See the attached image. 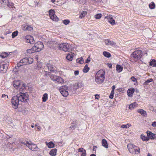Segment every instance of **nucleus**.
Returning <instances> with one entry per match:
<instances>
[{"label": "nucleus", "instance_id": "1", "mask_svg": "<svg viewBox=\"0 0 156 156\" xmlns=\"http://www.w3.org/2000/svg\"><path fill=\"white\" fill-rule=\"evenodd\" d=\"M28 100V95L26 93H21L16 96H13L11 99V103L14 106L15 108H16L20 102H27Z\"/></svg>", "mask_w": 156, "mask_h": 156}, {"label": "nucleus", "instance_id": "2", "mask_svg": "<svg viewBox=\"0 0 156 156\" xmlns=\"http://www.w3.org/2000/svg\"><path fill=\"white\" fill-rule=\"evenodd\" d=\"M105 72L103 70H100L96 73L95 76V82L98 84L102 83L105 78Z\"/></svg>", "mask_w": 156, "mask_h": 156}, {"label": "nucleus", "instance_id": "3", "mask_svg": "<svg viewBox=\"0 0 156 156\" xmlns=\"http://www.w3.org/2000/svg\"><path fill=\"white\" fill-rule=\"evenodd\" d=\"M33 62V59L31 58H25L22 59L17 63V66L19 67L21 66L27 64H31Z\"/></svg>", "mask_w": 156, "mask_h": 156}, {"label": "nucleus", "instance_id": "4", "mask_svg": "<svg viewBox=\"0 0 156 156\" xmlns=\"http://www.w3.org/2000/svg\"><path fill=\"white\" fill-rule=\"evenodd\" d=\"M71 46L67 43H61L58 45V48L65 51H70L71 50Z\"/></svg>", "mask_w": 156, "mask_h": 156}, {"label": "nucleus", "instance_id": "5", "mask_svg": "<svg viewBox=\"0 0 156 156\" xmlns=\"http://www.w3.org/2000/svg\"><path fill=\"white\" fill-rule=\"evenodd\" d=\"M21 143L26 145L32 151H35L37 150L38 148L37 145L36 144L33 143L31 141H24L21 142Z\"/></svg>", "mask_w": 156, "mask_h": 156}, {"label": "nucleus", "instance_id": "6", "mask_svg": "<svg viewBox=\"0 0 156 156\" xmlns=\"http://www.w3.org/2000/svg\"><path fill=\"white\" fill-rule=\"evenodd\" d=\"M9 65V62L7 60H5L1 63L0 71L2 73L6 72Z\"/></svg>", "mask_w": 156, "mask_h": 156}, {"label": "nucleus", "instance_id": "7", "mask_svg": "<svg viewBox=\"0 0 156 156\" xmlns=\"http://www.w3.org/2000/svg\"><path fill=\"white\" fill-rule=\"evenodd\" d=\"M142 55V51L141 50H137L134 51L131 55V57H133L135 61L140 58Z\"/></svg>", "mask_w": 156, "mask_h": 156}, {"label": "nucleus", "instance_id": "8", "mask_svg": "<svg viewBox=\"0 0 156 156\" xmlns=\"http://www.w3.org/2000/svg\"><path fill=\"white\" fill-rule=\"evenodd\" d=\"M67 89V86H64L60 87L59 89L60 92L64 97H67L69 94Z\"/></svg>", "mask_w": 156, "mask_h": 156}, {"label": "nucleus", "instance_id": "9", "mask_svg": "<svg viewBox=\"0 0 156 156\" xmlns=\"http://www.w3.org/2000/svg\"><path fill=\"white\" fill-rule=\"evenodd\" d=\"M34 47L36 50V52H37L40 51L42 50L44 48V46L42 42L38 41L34 44Z\"/></svg>", "mask_w": 156, "mask_h": 156}, {"label": "nucleus", "instance_id": "10", "mask_svg": "<svg viewBox=\"0 0 156 156\" xmlns=\"http://www.w3.org/2000/svg\"><path fill=\"white\" fill-rule=\"evenodd\" d=\"M50 18L53 21H57L58 20V18L55 14V11L51 9L49 11Z\"/></svg>", "mask_w": 156, "mask_h": 156}, {"label": "nucleus", "instance_id": "11", "mask_svg": "<svg viewBox=\"0 0 156 156\" xmlns=\"http://www.w3.org/2000/svg\"><path fill=\"white\" fill-rule=\"evenodd\" d=\"M49 47L51 48H55L57 47L58 48V43L55 41H49L48 42Z\"/></svg>", "mask_w": 156, "mask_h": 156}, {"label": "nucleus", "instance_id": "12", "mask_svg": "<svg viewBox=\"0 0 156 156\" xmlns=\"http://www.w3.org/2000/svg\"><path fill=\"white\" fill-rule=\"evenodd\" d=\"M25 39L27 40V42L31 44H33L34 43L33 37L30 36H27L25 37Z\"/></svg>", "mask_w": 156, "mask_h": 156}, {"label": "nucleus", "instance_id": "13", "mask_svg": "<svg viewBox=\"0 0 156 156\" xmlns=\"http://www.w3.org/2000/svg\"><path fill=\"white\" fill-rule=\"evenodd\" d=\"M22 82L20 80H14L13 83V86L16 88H18L20 85L21 84Z\"/></svg>", "mask_w": 156, "mask_h": 156}, {"label": "nucleus", "instance_id": "14", "mask_svg": "<svg viewBox=\"0 0 156 156\" xmlns=\"http://www.w3.org/2000/svg\"><path fill=\"white\" fill-rule=\"evenodd\" d=\"M47 68L48 69V70L51 72H54L55 70L53 65L50 63L47 64L46 66L44 67V69H46Z\"/></svg>", "mask_w": 156, "mask_h": 156}, {"label": "nucleus", "instance_id": "15", "mask_svg": "<svg viewBox=\"0 0 156 156\" xmlns=\"http://www.w3.org/2000/svg\"><path fill=\"white\" fill-rule=\"evenodd\" d=\"M105 44L108 46H114L116 44L113 41H110L109 39H107L105 40Z\"/></svg>", "mask_w": 156, "mask_h": 156}, {"label": "nucleus", "instance_id": "16", "mask_svg": "<svg viewBox=\"0 0 156 156\" xmlns=\"http://www.w3.org/2000/svg\"><path fill=\"white\" fill-rule=\"evenodd\" d=\"M105 18H107L109 22L112 25L115 24V20L112 18V16H105Z\"/></svg>", "mask_w": 156, "mask_h": 156}, {"label": "nucleus", "instance_id": "17", "mask_svg": "<svg viewBox=\"0 0 156 156\" xmlns=\"http://www.w3.org/2000/svg\"><path fill=\"white\" fill-rule=\"evenodd\" d=\"M135 146L131 144H129L127 145L128 149L130 153H132L133 152V151L135 148L134 147Z\"/></svg>", "mask_w": 156, "mask_h": 156}, {"label": "nucleus", "instance_id": "18", "mask_svg": "<svg viewBox=\"0 0 156 156\" xmlns=\"http://www.w3.org/2000/svg\"><path fill=\"white\" fill-rule=\"evenodd\" d=\"M147 136L148 137V138L151 139H154L155 137V134L153 133L152 132L149 131H147Z\"/></svg>", "mask_w": 156, "mask_h": 156}, {"label": "nucleus", "instance_id": "19", "mask_svg": "<svg viewBox=\"0 0 156 156\" xmlns=\"http://www.w3.org/2000/svg\"><path fill=\"white\" fill-rule=\"evenodd\" d=\"M74 53L72 52L69 53L66 57V59L69 61H72L73 60V56H74Z\"/></svg>", "mask_w": 156, "mask_h": 156}, {"label": "nucleus", "instance_id": "20", "mask_svg": "<svg viewBox=\"0 0 156 156\" xmlns=\"http://www.w3.org/2000/svg\"><path fill=\"white\" fill-rule=\"evenodd\" d=\"M55 81L56 82L59 83H62L64 82V80L63 79L60 77L58 76Z\"/></svg>", "mask_w": 156, "mask_h": 156}, {"label": "nucleus", "instance_id": "21", "mask_svg": "<svg viewBox=\"0 0 156 156\" xmlns=\"http://www.w3.org/2000/svg\"><path fill=\"white\" fill-rule=\"evenodd\" d=\"M137 112L140 113L142 116H145L147 115V112L146 111L143 109H140L137 110Z\"/></svg>", "mask_w": 156, "mask_h": 156}, {"label": "nucleus", "instance_id": "22", "mask_svg": "<svg viewBox=\"0 0 156 156\" xmlns=\"http://www.w3.org/2000/svg\"><path fill=\"white\" fill-rule=\"evenodd\" d=\"M134 91V90L133 88H131V89H129L127 92L128 96L129 97L132 96Z\"/></svg>", "mask_w": 156, "mask_h": 156}, {"label": "nucleus", "instance_id": "23", "mask_svg": "<svg viewBox=\"0 0 156 156\" xmlns=\"http://www.w3.org/2000/svg\"><path fill=\"white\" fill-rule=\"evenodd\" d=\"M135 148L133 150V152L132 153L133 154H138L140 152V148L136 146L134 147Z\"/></svg>", "mask_w": 156, "mask_h": 156}, {"label": "nucleus", "instance_id": "24", "mask_svg": "<svg viewBox=\"0 0 156 156\" xmlns=\"http://www.w3.org/2000/svg\"><path fill=\"white\" fill-rule=\"evenodd\" d=\"M102 144L103 146L106 148H108V145L107 141L105 139H103L102 140Z\"/></svg>", "mask_w": 156, "mask_h": 156}, {"label": "nucleus", "instance_id": "25", "mask_svg": "<svg viewBox=\"0 0 156 156\" xmlns=\"http://www.w3.org/2000/svg\"><path fill=\"white\" fill-rule=\"evenodd\" d=\"M138 104L137 103L135 102L131 104L129 106V109L132 110L134 108L137 107Z\"/></svg>", "mask_w": 156, "mask_h": 156}, {"label": "nucleus", "instance_id": "26", "mask_svg": "<svg viewBox=\"0 0 156 156\" xmlns=\"http://www.w3.org/2000/svg\"><path fill=\"white\" fill-rule=\"evenodd\" d=\"M57 151L56 149H53L50 151L49 154L51 156H55L56 154Z\"/></svg>", "mask_w": 156, "mask_h": 156}, {"label": "nucleus", "instance_id": "27", "mask_svg": "<svg viewBox=\"0 0 156 156\" xmlns=\"http://www.w3.org/2000/svg\"><path fill=\"white\" fill-rule=\"evenodd\" d=\"M123 68L120 65H117L116 66V69L119 73L121 72Z\"/></svg>", "mask_w": 156, "mask_h": 156}, {"label": "nucleus", "instance_id": "28", "mask_svg": "<svg viewBox=\"0 0 156 156\" xmlns=\"http://www.w3.org/2000/svg\"><path fill=\"white\" fill-rule=\"evenodd\" d=\"M140 138L143 141H147L149 140V138L143 134L141 135Z\"/></svg>", "mask_w": 156, "mask_h": 156}, {"label": "nucleus", "instance_id": "29", "mask_svg": "<svg viewBox=\"0 0 156 156\" xmlns=\"http://www.w3.org/2000/svg\"><path fill=\"white\" fill-rule=\"evenodd\" d=\"M27 53L30 54L36 52V50L35 48H34V47L33 46L32 48L28 49L27 50Z\"/></svg>", "mask_w": 156, "mask_h": 156}, {"label": "nucleus", "instance_id": "30", "mask_svg": "<svg viewBox=\"0 0 156 156\" xmlns=\"http://www.w3.org/2000/svg\"><path fill=\"white\" fill-rule=\"evenodd\" d=\"M42 101L45 102L47 101L48 99V95L47 93L44 94L42 98Z\"/></svg>", "mask_w": 156, "mask_h": 156}, {"label": "nucleus", "instance_id": "31", "mask_svg": "<svg viewBox=\"0 0 156 156\" xmlns=\"http://www.w3.org/2000/svg\"><path fill=\"white\" fill-rule=\"evenodd\" d=\"M47 145L49 148H53L54 147V144L52 142H50L49 143L46 142Z\"/></svg>", "mask_w": 156, "mask_h": 156}, {"label": "nucleus", "instance_id": "32", "mask_svg": "<svg viewBox=\"0 0 156 156\" xmlns=\"http://www.w3.org/2000/svg\"><path fill=\"white\" fill-rule=\"evenodd\" d=\"M89 69L90 68L88 67L87 64H86L83 69V71L84 73H87L88 72Z\"/></svg>", "mask_w": 156, "mask_h": 156}, {"label": "nucleus", "instance_id": "33", "mask_svg": "<svg viewBox=\"0 0 156 156\" xmlns=\"http://www.w3.org/2000/svg\"><path fill=\"white\" fill-rule=\"evenodd\" d=\"M87 12L85 11H83L81 12L80 14V15L79 17L80 18H82L84 17L87 15Z\"/></svg>", "mask_w": 156, "mask_h": 156}, {"label": "nucleus", "instance_id": "34", "mask_svg": "<svg viewBox=\"0 0 156 156\" xmlns=\"http://www.w3.org/2000/svg\"><path fill=\"white\" fill-rule=\"evenodd\" d=\"M72 124L74 125H72L69 128H71L72 129H74L76 128V126L77 125V123L76 122H73L72 123Z\"/></svg>", "mask_w": 156, "mask_h": 156}, {"label": "nucleus", "instance_id": "35", "mask_svg": "<svg viewBox=\"0 0 156 156\" xmlns=\"http://www.w3.org/2000/svg\"><path fill=\"white\" fill-rule=\"evenodd\" d=\"M150 65L152 66L153 67L156 66V60L154 59H153L152 61L150 63Z\"/></svg>", "mask_w": 156, "mask_h": 156}, {"label": "nucleus", "instance_id": "36", "mask_svg": "<svg viewBox=\"0 0 156 156\" xmlns=\"http://www.w3.org/2000/svg\"><path fill=\"white\" fill-rule=\"evenodd\" d=\"M103 54L104 56L107 58H109L111 56L109 52L107 51H105L103 52Z\"/></svg>", "mask_w": 156, "mask_h": 156}, {"label": "nucleus", "instance_id": "37", "mask_svg": "<svg viewBox=\"0 0 156 156\" xmlns=\"http://www.w3.org/2000/svg\"><path fill=\"white\" fill-rule=\"evenodd\" d=\"M75 85L77 86V88H81L83 86V85L82 82H78L75 83Z\"/></svg>", "mask_w": 156, "mask_h": 156}, {"label": "nucleus", "instance_id": "38", "mask_svg": "<svg viewBox=\"0 0 156 156\" xmlns=\"http://www.w3.org/2000/svg\"><path fill=\"white\" fill-rule=\"evenodd\" d=\"M131 126L130 124L128 123L126 125H122L121 127L123 128H129L130 126Z\"/></svg>", "mask_w": 156, "mask_h": 156}, {"label": "nucleus", "instance_id": "39", "mask_svg": "<svg viewBox=\"0 0 156 156\" xmlns=\"http://www.w3.org/2000/svg\"><path fill=\"white\" fill-rule=\"evenodd\" d=\"M155 6V4L153 2H152L149 5V7L151 9H154Z\"/></svg>", "mask_w": 156, "mask_h": 156}, {"label": "nucleus", "instance_id": "40", "mask_svg": "<svg viewBox=\"0 0 156 156\" xmlns=\"http://www.w3.org/2000/svg\"><path fill=\"white\" fill-rule=\"evenodd\" d=\"M8 4L7 5L8 6L11 8H12L13 9H15V7L14 6V4L12 2H8Z\"/></svg>", "mask_w": 156, "mask_h": 156}, {"label": "nucleus", "instance_id": "41", "mask_svg": "<svg viewBox=\"0 0 156 156\" xmlns=\"http://www.w3.org/2000/svg\"><path fill=\"white\" fill-rule=\"evenodd\" d=\"M18 32L17 31H16L12 33V38H14L18 34Z\"/></svg>", "mask_w": 156, "mask_h": 156}, {"label": "nucleus", "instance_id": "42", "mask_svg": "<svg viewBox=\"0 0 156 156\" xmlns=\"http://www.w3.org/2000/svg\"><path fill=\"white\" fill-rule=\"evenodd\" d=\"M76 61L80 64H82L83 62V59L82 58H80L77 59Z\"/></svg>", "mask_w": 156, "mask_h": 156}, {"label": "nucleus", "instance_id": "43", "mask_svg": "<svg viewBox=\"0 0 156 156\" xmlns=\"http://www.w3.org/2000/svg\"><path fill=\"white\" fill-rule=\"evenodd\" d=\"M57 76H58L52 74L51 75L50 78L52 80L55 81Z\"/></svg>", "mask_w": 156, "mask_h": 156}, {"label": "nucleus", "instance_id": "44", "mask_svg": "<svg viewBox=\"0 0 156 156\" xmlns=\"http://www.w3.org/2000/svg\"><path fill=\"white\" fill-rule=\"evenodd\" d=\"M8 55V54L7 53L4 52L2 53V55H0L2 58H5Z\"/></svg>", "mask_w": 156, "mask_h": 156}, {"label": "nucleus", "instance_id": "45", "mask_svg": "<svg viewBox=\"0 0 156 156\" xmlns=\"http://www.w3.org/2000/svg\"><path fill=\"white\" fill-rule=\"evenodd\" d=\"M70 22V21L69 20H63V23L66 25L68 24Z\"/></svg>", "mask_w": 156, "mask_h": 156}, {"label": "nucleus", "instance_id": "46", "mask_svg": "<svg viewBox=\"0 0 156 156\" xmlns=\"http://www.w3.org/2000/svg\"><path fill=\"white\" fill-rule=\"evenodd\" d=\"M101 16V14L100 13L98 14L95 16V17L96 19H100Z\"/></svg>", "mask_w": 156, "mask_h": 156}, {"label": "nucleus", "instance_id": "47", "mask_svg": "<svg viewBox=\"0 0 156 156\" xmlns=\"http://www.w3.org/2000/svg\"><path fill=\"white\" fill-rule=\"evenodd\" d=\"M153 80L152 79H149L147 80L145 82L144 84L146 85L148 84L149 83L152 81Z\"/></svg>", "mask_w": 156, "mask_h": 156}, {"label": "nucleus", "instance_id": "48", "mask_svg": "<svg viewBox=\"0 0 156 156\" xmlns=\"http://www.w3.org/2000/svg\"><path fill=\"white\" fill-rule=\"evenodd\" d=\"M2 98H3L4 100H6L8 98V97L7 95H5V94H3L2 96Z\"/></svg>", "mask_w": 156, "mask_h": 156}, {"label": "nucleus", "instance_id": "49", "mask_svg": "<svg viewBox=\"0 0 156 156\" xmlns=\"http://www.w3.org/2000/svg\"><path fill=\"white\" fill-rule=\"evenodd\" d=\"M114 91H111L110 94V95L109 96V98L111 99H112L114 97Z\"/></svg>", "mask_w": 156, "mask_h": 156}, {"label": "nucleus", "instance_id": "50", "mask_svg": "<svg viewBox=\"0 0 156 156\" xmlns=\"http://www.w3.org/2000/svg\"><path fill=\"white\" fill-rule=\"evenodd\" d=\"M23 30H33V29H32V27H31L30 26H28L27 27H26V28L25 29H23Z\"/></svg>", "mask_w": 156, "mask_h": 156}, {"label": "nucleus", "instance_id": "51", "mask_svg": "<svg viewBox=\"0 0 156 156\" xmlns=\"http://www.w3.org/2000/svg\"><path fill=\"white\" fill-rule=\"evenodd\" d=\"M84 150H85L83 149V148H81L79 149L78 151L83 153L84 151Z\"/></svg>", "mask_w": 156, "mask_h": 156}, {"label": "nucleus", "instance_id": "52", "mask_svg": "<svg viewBox=\"0 0 156 156\" xmlns=\"http://www.w3.org/2000/svg\"><path fill=\"white\" fill-rule=\"evenodd\" d=\"M90 61V56H89L88 58L87 59L86 62L87 63H88Z\"/></svg>", "mask_w": 156, "mask_h": 156}, {"label": "nucleus", "instance_id": "53", "mask_svg": "<svg viewBox=\"0 0 156 156\" xmlns=\"http://www.w3.org/2000/svg\"><path fill=\"white\" fill-rule=\"evenodd\" d=\"M133 82H135L136 81V79L134 76H132L131 78Z\"/></svg>", "mask_w": 156, "mask_h": 156}, {"label": "nucleus", "instance_id": "54", "mask_svg": "<svg viewBox=\"0 0 156 156\" xmlns=\"http://www.w3.org/2000/svg\"><path fill=\"white\" fill-rule=\"evenodd\" d=\"M151 126L153 127H156V122H153L152 123Z\"/></svg>", "mask_w": 156, "mask_h": 156}, {"label": "nucleus", "instance_id": "55", "mask_svg": "<svg viewBox=\"0 0 156 156\" xmlns=\"http://www.w3.org/2000/svg\"><path fill=\"white\" fill-rule=\"evenodd\" d=\"M79 74V71L78 70H76L74 72V74L75 76H76Z\"/></svg>", "mask_w": 156, "mask_h": 156}, {"label": "nucleus", "instance_id": "56", "mask_svg": "<svg viewBox=\"0 0 156 156\" xmlns=\"http://www.w3.org/2000/svg\"><path fill=\"white\" fill-rule=\"evenodd\" d=\"M86 151L85 150H84V151L82 153L81 156H86Z\"/></svg>", "mask_w": 156, "mask_h": 156}, {"label": "nucleus", "instance_id": "57", "mask_svg": "<svg viewBox=\"0 0 156 156\" xmlns=\"http://www.w3.org/2000/svg\"><path fill=\"white\" fill-rule=\"evenodd\" d=\"M3 3H6L8 2V0H1Z\"/></svg>", "mask_w": 156, "mask_h": 156}, {"label": "nucleus", "instance_id": "58", "mask_svg": "<svg viewBox=\"0 0 156 156\" xmlns=\"http://www.w3.org/2000/svg\"><path fill=\"white\" fill-rule=\"evenodd\" d=\"M115 88V86H114V85L112 87V91H114V90Z\"/></svg>", "mask_w": 156, "mask_h": 156}, {"label": "nucleus", "instance_id": "59", "mask_svg": "<svg viewBox=\"0 0 156 156\" xmlns=\"http://www.w3.org/2000/svg\"><path fill=\"white\" fill-rule=\"evenodd\" d=\"M37 129L38 130H41V128L40 126H38Z\"/></svg>", "mask_w": 156, "mask_h": 156}, {"label": "nucleus", "instance_id": "60", "mask_svg": "<svg viewBox=\"0 0 156 156\" xmlns=\"http://www.w3.org/2000/svg\"><path fill=\"white\" fill-rule=\"evenodd\" d=\"M21 84L22 85V86L24 87V88L26 87V85L23 84L22 82Z\"/></svg>", "mask_w": 156, "mask_h": 156}, {"label": "nucleus", "instance_id": "61", "mask_svg": "<svg viewBox=\"0 0 156 156\" xmlns=\"http://www.w3.org/2000/svg\"><path fill=\"white\" fill-rule=\"evenodd\" d=\"M108 66L110 68H111L112 66V65L110 64H108Z\"/></svg>", "mask_w": 156, "mask_h": 156}, {"label": "nucleus", "instance_id": "62", "mask_svg": "<svg viewBox=\"0 0 156 156\" xmlns=\"http://www.w3.org/2000/svg\"><path fill=\"white\" fill-rule=\"evenodd\" d=\"M90 156H96V155L94 154H92L90 155Z\"/></svg>", "mask_w": 156, "mask_h": 156}, {"label": "nucleus", "instance_id": "63", "mask_svg": "<svg viewBox=\"0 0 156 156\" xmlns=\"http://www.w3.org/2000/svg\"><path fill=\"white\" fill-rule=\"evenodd\" d=\"M147 156H152V155L148 153L147 154Z\"/></svg>", "mask_w": 156, "mask_h": 156}, {"label": "nucleus", "instance_id": "64", "mask_svg": "<svg viewBox=\"0 0 156 156\" xmlns=\"http://www.w3.org/2000/svg\"><path fill=\"white\" fill-rule=\"evenodd\" d=\"M51 1L53 3V2H55V0H51Z\"/></svg>", "mask_w": 156, "mask_h": 156}]
</instances>
